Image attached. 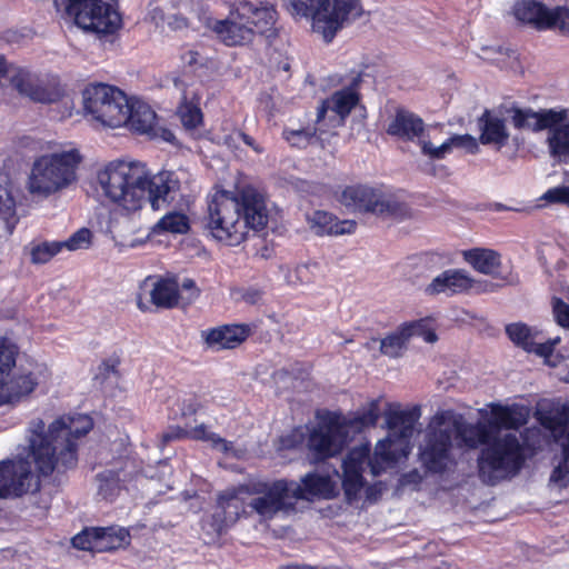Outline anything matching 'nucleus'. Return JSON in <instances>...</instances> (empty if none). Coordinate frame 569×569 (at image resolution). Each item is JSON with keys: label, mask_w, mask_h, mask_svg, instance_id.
Returning <instances> with one entry per match:
<instances>
[{"label": "nucleus", "mask_w": 569, "mask_h": 569, "mask_svg": "<svg viewBox=\"0 0 569 569\" xmlns=\"http://www.w3.org/2000/svg\"><path fill=\"white\" fill-rule=\"evenodd\" d=\"M512 13L517 21L537 31H557L569 37V6L549 8L540 0H518Z\"/></svg>", "instance_id": "obj_15"}, {"label": "nucleus", "mask_w": 569, "mask_h": 569, "mask_svg": "<svg viewBox=\"0 0 569 569\" xmlns=\"http://www.w3.org/2000/svg\"><path fill=\"white\" fill-rule=\"evenodd\" d=\"M528 422V411L519 405L501 406L495 405L491 408V419L489 427L493 435L500 429L518 430Z\"/></svg>", "instance_id": "obj_31"}, {"label": "nucleus", "mask_w": 569, "mask_h": 569, "mask_svg": "<svg viewBox=\"0 0 569 569\" xmlns=\"http://www.w3.org/2000/svg\"><path fill=\"white\" fill-rule=\"evenodd\" d=\"M447 425L452 435L453 440H457L458 447H466L475 449L479 445H487L490 442L493 431L488 425L485 423H467L461 417H456L450 412V418Z\"/></svg>", "instance_id": "obj_25"}, {"label": "nucleus", "mask_w": 569, "mask_h": 569, "mask_svg": "<svg viewBox=\"0 0 569 569\" xmlns=\"http://www.w3.org/2000/svg\"><path fill=\"white\" fill-rule=\"evenodd\" d=\"M317 425L307 438V448L316 461H326L342 452L348 442L342 413L323 410L316 415Z\"/></svg>", "instance_id": "obj_13"}, {"label": "nucleus", "mask_w": 569, "mask_h": 569, "mask_svg": "<svg viewBox=\"0 0 569 569\" xmlns=\"http://www.w3.org/2000/svg\"><path fill=\"white\" fill-rule=\"evenodd\" d=\"M478 126L481 144H496L498 148H502L508 143L509 132L505 120L495 116L489 109H485L478 118Z\"/></svg>", "instance_id": "obj_32"}, {"label": "nucleus", "mask_w": 569, "mask_h": 569, "mask_svg": "<svg viewBox=\"0 0 569 569\" xmlns=\"http://www.w3.org/2000/svg\"><path fill=\"white\" fill-rule=\"evenodd\" d=\"M0 212H2V209L0 208Z\"/></svg>", "instance_id": "obj_61"}, {"label": "nucleus", "mask_w": 569, "mask_h": 569, "mask_svg": "<svg viewBox=\"0 0 569 569\" xmlns=\"http://www.w3.org/2000/svg\"><path fill=\"white\" fill-rule=\"evenodd\" d=\"M93 429V420L86 413L62 415L48 428L41 418L28 427V449L37 472L49 477L54 471L66 472L77 467L79 441Z\"/></svg>", "instance_id": "obj_3"}, {"label": "nucleus", "mask_w": 569, "mask_h": 569, "mask_svg": "<svg viewBox=\"0 0 569 569\" xmlns=\"http://www.w3.org/2000/svg\"><path fill=\"white\" fill-rule=\"evenodd\" d=\"M542 199L550 203L569 206V186L550 188L543 193Z\"/></svg>", "instance_id": "obj_50"}, {"label": "nucleus", "mask_w": 569, "mask_h": 569, "mask_svg": "<svg viewBox=\"0 0 569 569\" xmlns=\"http://www.w3.org/2000/svg\"><path fill=\"white\" fill-rule=\"evenodd\" d=\"M81 160L78 150L39 158L30 176L31 192L48 196L66 188L76 180V169Z\"/></svg>", "instance_id": "obj_10"}, {"label": "nucleus", "mask_w": 569, "mask_h": 569, "mask_svg": "<svg viewBox=\"0 0 569 569\" xmlns=\"http://www.w3.org/2000/svg\"><path fill=\"white\" fill-rule=\"evenodd\" d=\"M82 98L84 112L92 120L110 128L123 126L128 96L122 90L108 83H91Z\"/></svg>", "instance_id": "obj_12"}, {"label": "nucleus", "mask_w": 569, "mask_h": 569, "mask_svg": "<svg viewBox=\"0 0 569 569\" xmlns=\"http://www.w3.org/2000/svg\"><path fill=\"white\" fill-rule=\"evenodd\" d=\"M179 298V283L174 278H159L150 291V302L158 309L177 307Z\"/></svg>", "instance_id": "obj_35"}, {"label": "nucleus", "mask_w": 569, "mask_h": 569, "mask_svg": "<svg viewBox=\"0 0 569 569\" xmlns=\"http://www.w3.org/2000/svg\"><path fill=\"white\" fill-rule=\"evenodd\" d=\"M199 59H200V53L197 50L190 49L188 47L182 48V51L180 54V60L183 66L193 68V67L200 64Z\"/></svg>", "instance_id": "obj_52"}, {"label": "nucleus", "mask_w": 569, "mask_h": 569, "mask_svg": "<svg viewBox=\"0 0 569 569\" xmlns=\"http://www.w3.org/2000/svg\"><path fill=\"white\" fill-rule=\"evenodd\" d=\"M204 227L219 242L239 246L250 230L261 231L269 221L266 198L253 187L236 192L217 191L208 202Z\"/></svg>", "instance_id": "obj_4"}, {"label": "nucleus", "mask_w": 569, "mask_h": 569, "mask_svg": "<svg viewBox=\"0 0 569 569\" xmlns=\"http://www.w3.org/2000/svg\"><path fill=\"white\" fill-rule=\"evenodd\" d=\"M19 346L8 337H0V407L26 400L40 383V371L17 367Z\"/></svg>", "instance_id": "obj_8"}, {"label": "nucleus", "mask_w": 569, "mask_h": 569, "mask_svg": "<svg viewBox=\"0 0 569 569\" xmlns=\"http://www.w3.org/2000/svg\"><path fill=\"white\" fill-rule=\"evenodd\" d=\"M506 335L516 347L542 358L551 357L555 346L559 341V339H548L545 342L538 341L540 332L523 322L507 325Z\"/></svg>", "instance_id": "obj_23"}, {"label": "nucleus", "mask_w": 569, "mask_h": 569, "mask_svg": "<svg viewBox=\"0 0 569 569\" xmlns=\"http://www.w3.org/2000/svg\"><path fill=\"white\" fill-rule=\"evenodd\" d=\"M241 138L247 146L252 147L254 150L259 151L258 148L254 147V139L251 136L247 133H241Z\"/></svg>", "instance_id": "obj_59"}, {"label": "nucleus", "mask_w": 569, "mask_h": 569, "mask_svg": "<svg viewBox=\"0 0 569 569\" xmlns=\"http://www.w3.org/2000/svg\"><path fill=\"white\" fill-rule=\"evenodd\" d=\"M183 438L208 441L211 443L213 448L220 449L222 452H228L231 447V443L227 441L224 438L220 437L218 433L209 431L208 427L204 423L196 426L190 430L183 429L181 427H176L162 435L163 442H170Z\"/></svg>", "instance_id": "obj_33"}, {"label": "nucleus", "mask_w": 569, "mask_h": 569, "mask_svg": "<svg viewBox=\"0 0 569 569\" xmlns=\"http://www.w3.org/2000/svg\"><path fill=\"white\" fill-rule=\"evenodd\" d=\"M291 13L312 19V30L330 43L349 21L359 16L360 0H288Z\"/></svg>", "instance_id": "obj_7"}, {"label": "nucleus", "mask_w": 569, "mask_h": 569, "mask_svg": "<svg viewBox=\"0 0 569 569\" xmlns=\"http://www.w3.org/2000/svg\"><path fill=\"white\" fill-rule=\"evenodd\" d=\"M380 416L379 403L377 400H372L368 408L362 411H358L353 417H345L342 415V420L345 423V429L358 433L369 427H375L378 422Z\"/></svg>", "instance_id": "obj_39"}, {"label": "nucleus", "mask_w": 569, "mask_h": 569, "mask_svg": "<svg viewBox=\"0 0 569 569\" xmlns=\"http://www.w3.org/2000/svg\"><path fill=\"white\" fill-rule=\"evenodd\" d=\"M168 27L173 30H183L189 28V20L182 14H172L168 19Z\"/></svg>", "instance_id": "obj_53"}, {"label": "nucleus", "mask_w": 569, "mask_h": 569, "mask_svg": "<svg viewBox=\"0 0 569 569\" xmlns=\"http://www.w3.org/2000/svg\"><path fill=\"white\" fill-rule=\"evenodd\" d=\"M401 326H412V328L409 331L410 332V338L412 336L425 335L426 330L428 329L425 320H422V319L416 320V321H411V322H405Z\"/></svg>", "instance_id": "obj_55"}, {"label": "nucleus", "mask_w": 569, "mask_h": 569, "mask_svg": "<svg viewBox=\"0 0 569 569\" xmlns=\"http://www.w3.org/2000/svg\"><path fill=\"white\" fill-rule=\"evenodd\" d=\"M33 473L22 462L0 461V499L21 497L30 490Z\"/></svg>", "instance_id": "obj_22"}, {"label": "nucleus", "mask_w": 569, "mask_h": 569, "mask_svg": "<svg viewBox=\"0 0 569 569\" xmlns=\"http://www.w3.org/2000/svg\"><path fill=\"white\" fill-rule=\"evenodd\" d=\"M260 495L250 502V507L261 517L272 518L280 511L293 510L297 501L313 498L330 499L336 497V485L329 476L315 471L301 478L300 483L289 479L264 481L249 479L219 492L217 510L211 517L213 530L221 535L233 525L244 510L243 496Z\"/></svg>", "instance_id": "obj_1"}, {"label": "nucleus", "mask_w": 569, "mask_h": 569, "mask_svg": "<svg viewBox=\"0 0 569 569\" xmlns=\"http://www.w3.org/2000/svg\"><path fill=\"white\" fill-rule=\"evenodd\" d=\"M123 126L139 133H147L152 130L156 121V112L149 104L141 101H131L127 99V108L123 110Z\"/></svg>", "instance_id": "obj_34"}, {"label": "nucleus", "mask_w": 569, "mask_h": 569, "mask_svg": "<svg viewBox=\"0 0 569 569\" xmlns=\"http://www.w3.org/2000/svg\"><path fill=\"white\" fill-rule=\"evenodd\" d=\"M137 305H138V308H139L141 311H143V312H144V311H147V310H149V307H148V306L142 301V299H141L140 297H139V299H138Z\"/></svg>", "instance_id": "obj_60"}, {"label": "nucleus", "mask_w": 569, "mask_h": 569, "mask_svg": "<svg viewBox=\"0 0 569 569\" xmlns=\"http://www.w3.org/2000/svg\"><path fill=\"white\" fill-rule=\"evenodd\" d=\"M360 81V76H358L349 86L335 91L329 98L321 100L317 109L316 123H321L329 110L333 111L345 122L360 102L361 96L358 91Z\"/></svg>", "instance_id": "obj_20"}, {"label": "nucleus", "mask_w": 569, "mask_h": 569, "mask_svg": "<svg viewBox=\"0 0 569 569\" xmlns=\"http://www.w3.org/2000/svg\"><path fill=\"white\" fill-rule=\"evenodd\" d=\"M306 220L310 230L319 237L351 234L357 229L355 220H339L336 214L326 210H315L307 214Z\"/></svg>", "instance_id": "obj_29"}, {"label": "nucleus", "mask_w": 569, "mask_h": 569, "mask_svg": "<svg viewBox=\"0 0 569 569\" xmlns=\"http://www.w3.org/2000/svg\"><path fill=\"white\" fill-rule=\"evenodd\" d=\"M190 230L189 218L187 214L178 211L168 212L154 226L157 233L170 232L184 234Z\"/></svg>", "instance_id": "obj_42"}, {"label": "nucleus", "mask_w": 569, "mask_h": 569, "mask_svg": "<svg viewBox=\"0 0 569 569\" xmlns=\"http://www.w3.org/2000/svg\"><path fill=\"white\" fill-rule=\"evenodd\" d=\"M237 14L252 31V36L261 34L267 38L277 36L276 22L278 12L268 2L253 3L248 0L231 3V14Z\"/></svg>", "instance_id": "obj_18"}, {"label": "nucleus", "mask_w": 569, "mask_h": 569, "mask_svg": "<svg viewBox=\"0 0 569 569\" xmlns=\"http://www.w3.org/2000/svg\"><path fill=\"white\" fill-rule=\"evenodd\" d=\"M120 365H121V356L119 353H113L111 357L103 359L99 363L93 379L96 381H98L100 385H103L110 378V376H114V377L119 378L120 377V370H119Z\"/></svg>", "instance_id": "obj_44"}, {"label": "nucleus", "mask_w": 569, "mask_h": 569, "mask_svg": "<svg viewBox=\"0 0 569 569\" xmlns=\"http://www.w3.org/2000/svg\"><path fill=\"white\" fill-rule=\"evenodd\" d=\"M420 415L418 406L407 410H390L386 413V423L390 433L377 443L369 462L373 476L380 475L387 466L398 462L401 457L408 455L409 442Z\"/></svg>", "instance_id": "obj_6"}, {"label": "nucleus", "mask_w": 569, "mask_h": 569, "mask_svg": "<svg viewBox=\"0 0 569 569\" xmlns=\"http://www.w3.org/2000/svg\"><path fill=\"white\" fill-rule=\"evenodd\" d=\"M450 411L436 413L429 422L419 458L430 473L441 475L455 462L452 456L453 438L447 425Z\"/></svg>", "instance_id": "obj_11"}, {"label": "nucleus", "mask_w": 569, "mask_h": 569, "mask_svg": "<svg viewBox=\"0 0 569 569\" xmlns=\"http://www.w3.org/2000/svg\"><path fill=\"white\" fill-rule=\"evenodd\" d=\"M201 405L194 396L183 399L179 405L181 417L186 418L196 415Z\"/></svg>", "instance_id": "obj_51"}, {"label": "nucleus", "mask_w": 569, "mask_h": 569, "mask_svg": "<svg viewBox=\"0 0 569 569\" xmlns=\"http://www.w3.org/2000/svg\"><path fill=\"white\" fill-rule=\"evenodd\" d=\"M243 300L250 305H256L261 300L262 292L258 289H249L243 293Z\"/></svg>", "instance_id": "obj_56"}, {"label": "nucleus", "mask_w": 569, "mask_h": 569, "mask_svg": "<svg viewBox=\"0 0 569 569\" xmlns=\"http://www.w3.org/2000/svg\"><path fill=\"white\" fill-rule=\"evenodd\" d=\"M557 112H562L565 117L555 126L549 127L546 139L548 152L552 159L559 163H569V109L559 108Z\"/></svg>", "instance_id": "obj_30"}, {"label": "nucleus", "mask_w": 569, "mask_h": 569, "mask_svg": "<svg viewBox=\"0 0 569 569\" xmlns=\"http://www.w3.org/2000/svg\"><path fill=\"white\" fill-rule=\"evenodd\" d=\"M54 4L58 11L63 6L64 16L86 31L111 34L118 28L116 11L103 0H54Z\"/></svg>", "instance_id": "obj_14"}, {"label": "nucleus", "mask_w": 569, "mask_h": 569, "mask_svg": "<svg viewBox=\"0 0 569 569\" xmlns=\"http://www.w3.org/2000/svg\"><path fill=\"white\" fill-rule=\"evenodd\" d=\"M219 40L228 47L244 46L253 41L251 29L241 21L234 13L231 14V4L229 14L226 19L216 20L211 27Z\"/></svg>", "instance_id": "obj_28"}, {"label": "nucleus", "mask_w": 569, "mask_h": 569, "mask_svg": "<svg viewBox=\"0 0 569 569\" xmlns=\"http://www.w3.org/2000/svg\"><path fill=\"white\" fill-rule=\"evenodd\" d=\"M552 313L556 322L566 329H569V305L561 298H552Z\"/></svg>", "instance_id": "obj_49"}, {"label": "nucleus", "mask_w": 569, "mask_h": 569, "mask_svg": "<svg viewBox=\"0 0 569 569\" xmlns=\"http://www.w3.org/2000/svg\"><path fill=\"white\" fill-rule=\"evenodd\" d=\"M97 179L106 200L126 213L141 209L147 194L152 209L158 210L161 203L173 201L180 190L173 171L150 177L139 161H111L98 172Z\"/></svg>", "instance_id": "obj_2"}, {"label": "nucleus", "mask_w": 569, "mask_h": 569, "mask_svg": "<svg viewBox=\"0 0 569 569\" xmlns=\"http://www.w3.org/2000/svg\"><path fill=\"white\" fill-rule=\"evenodd\" d=\"M181 289L189 292L188 299L190 301L196 300L200 296V290L196 284V281L190 278L183 279Z\"/></svg>", "instance_id": "obj_54"}, {"label": "nucleus", "mask_w": 569, "mask_h": 569, "mask_svg": "<svg viewBox=\"0 0 569 569\" xmlns=\"http://www.w3.org/2000/svg\"><path fill=\"white\" fill-rule=\"evenodd\" d=\"M538 420L561 447V461L553 469L551 480L567 487L569 485V405L565 403L541 411Z\"/></svg>", "instance_id": "obj_16"}, {"label": "nucleus", "mask_w": 569, "mask_h": 569, "mask_svg": "<svg viewBox=\"0 0 569 569\" xmlns=\"http://www.w3.org/2000/svg\"><path fill=\"white\" fill-rule=\"evenodd\" d=\"M470 140L475 143V139L469 136H455L449 139H447L441 146L439 147H432V144L429 141H422L421 142V151L423 154L429 156L432 159H442L445 158L446 153L449 152L453 144H461L462 140Z\"/></svg>", "instance_id": "obj_43"}, {"label": "nucleus", "mask_w": 569, "mask_h": 569, "mask_svg": "<svg viewBox=\"0 0 569 569\" xmlns=\"http://www.w3.org/2000/svg\"><path fill=\"white\" fill-rule=\"evenodd\" d=\"M178 116L184 128L192 130L200 127L203 122L200 98L188 100L184 97L178 107Z\"/></svg>", "instance_id": "obj_41"}, {"label": "nucleus", "mask_w": 569, "mask_h": 569, "mask_svg": "<svg viewBox=\"0 0 569 569\" xmlns=\"http://www.w3.org/2000/svg\"><path fill=\"white\" fill-rule=\"evenodd\" d=\"M420 336L423 337L425 341L430 342V343L436 342L438 339L436 332L429 328L426 330L425 335H420Z\"/></svg>", "instance_id": "obj_58"}, {"label": "nucleus", "mask_w": 569, "mask_h": 569, "mask_svg": "<svg viewBox=\"0 0 569 569\" xmlns=\"http://www.w3.org/2000/svg\"><path fill=\"white\" fill-rule=\"evenodd\" d=\"M463 258L475 270L483 274H492L501 264L500 254L492 249L473 248L465 251Z\"/></svg>", "instance_id": "obj_37"}, {"label": "nucleus", "mask_w": 569, "mask_h": 569, "mask_svg": "<svg viewBox=\"0 0 569 569\" xmlns=\"http://www.w3.org/2000/svg\"><path fill=\"white\" fill-rule=\"evenodd\" d=\"M91 237L92 233L88 228H81L70 236L68 240L60 242L62 248L66 247L69 250H78L81 248H88L91 243Z\"/></svg>", "instance_id": "obj_48"}, {"label": "nucleus", "mask_w": 569, "mask_h": 569, "mask_svg": "<svg viewBox=\"0 0 569 569\" xmlns=\"http://www.w3.org/2000/svg\"><path fill=\"white\" fill-rule=\"evenodd\" d=\"M252 335L248 323H226L201 332L207 348L221 351L240 347Z\"/></svg>", "instance_id": "obj_21"}, {"label": "nucleus", "mask_w": 569, "mask_h": 569, "mask_svg": "<svg viewBox=\"0 0 569 569\" xmlns=\"http://www.w3.org/2000/svg\"><path fill=\"white\" fill-rule=\"evenodd\" d=\"M476 281L463 269H448L438 274L425 288L428 296L445 293L448 297L466 293L471 290Z\"/></svg>", "instance_id": "obj_26"}, {"label": "nucleus", "mask_w": 569, "mask_h": 569, "mask_svg": "<svg viewBox=\"0 0 569 569\" xmlns=\"http://www.w3.org/2000/svg\"><path fill=\"white\" fill-rule=\"evenodd\" d=\"M61 249L62 244L60 241H44L32 248L31 260L34 263H46L59 253Z\"/></svg>", "instance_id": "obj_46"}, {"label": "nucleus", "mask_w": 569, "mask_h": 569, "mask_svg": "<svg viewBox=\"0 0 569 569\" xmlns=\"http://www.w3.org/2000/svg\"><path fill=\"white\" fill-rule=\"evenodd\" d=\"M120 472L121 469H106L96 475L97 496L101 500L112 502L126 489V479L120 477Z\"/></svg>", "instance_id": "obj_36"}, {"label": "nucleus", "mask_w": 569, "mask_h": 569, "mask_svg": "<svg viewBox=\"0 0 569 569\" xmlns=\"http://www.w3.org/2000/svg\"><path fill=\"white\" fill-rule=\"evenodd\" d=\"M523 463V449L516 435L506 433L502 437L492 435L490 442L479 452L478 476L483 483L495 486L503 479L518 475Z\"/></svg>", "instance_id": "obj_5"}, {"label": "nucleus", "mask_w": 569, "mask_h": 569, "mask_svg": "<svg viewBox=\"0 0 569 569\" xmlns=\"http://www.w3.org/2000/svg\"><path fill=\"white\" fill-rule=\"evenodd\" d=\"M365 486L362 468L359 461L348 459L343 462L342 489L349 502L355 501Z\"/></svg>", "instance_id": "obj_38"}, {"label": "nucleus", "mask_w": 569, "mask_h": 569, "mask_svg": "<svg viewBox=\"0 0 569 569\" xmlns=\"http://www.w3.org/2000/svg\"><path fill=\"white\" fill-rule=\"evenodd\" d=\"M507 113L515 129L532 132L547 130L565 117L562 112H557L555 108H543L536 111L530 107L521 108L517 104L508 108Z\"/></svg>", "instance_id": "obj_19"}, {"label": "nucleus", "mask_w": 569, "mask_h": 569, "mask_svg": "<svg viewBox=\"0 0 569 569\" xmlns=\"http://www.w3.org/2000/svg\"><path fill=\"white\" fill-rule=\"evenodd\" d=\"M317 127L309 126L298 130H284V139L293 147L302 148L311 143L317 136Z\"/></svg>", "instance_id": "obj_45"}, {"label": "nucleus", "mask_w": 569, "mask_h": 569, "mask_svg": "<svg viewBox=\"0 0 569 569\" xmlns=\"http://www.w3.org/2000/svg\"><path fill=\"white\" fill-rule=\"evenodd\" d=\"M412 326H400L397 331L389 333L380 340V352L390 358H398L410 339Z\"/></svg>", "instance_id": "obj_40"}, {"label": "nucleus", "mask_w": 569, "mask_h": 569, "mask_svg": "<svg viewBox=\"0 0 569 569\" xmlns=\"http://www.w3.org/2000/svg\"><path fill=\"white\" fill-rule=\"evenodd\" d=\"M307 435L302 427H296L279 438V450H296L307 445Z\"/></svg>", "instance_id": "obj_47"}, {"label": "nucleus", "mask_w": 569, "mask_h": 569, "mask_svg": "<svg viewBox=\"0 0 569 569\" xmlns=\"http://www.w3.org/2000/svg\"><path fill=\"white\" fill-rule=\"evenodd\" d=\"M381 495V489L377 485H371L366 489V497L368 500H377Z\"/></svg>", "instance_id": "obj_57"}, {"label": "nucleus", "mask_w": 569, "mask_h": 569, "mask_svg": "<svg viewBox=\"0 0 569 569\" xmlns=\"http://www.w3.org/2000/svg\"><path fill=\"white\" fill-rule=\"evenodd\" d=\"M338 201L353 212L372 213L378 217L407 219L411 207L396 194L368 184H351L343 188Z\"/></svg>", "instance_id": "obj_9"}, {"label": "nucleus", "mask_w": 569, "mask_h": 569, "mask_svg": "<svg viewBox=\"0 0 569 569\" xmlns=\"http://www.w3.org/2000/svg\"><path fill=\"white\" fill-rule=\"evenodd\" d=\"M386 132L403 142H413L425 136L426 123L419 114L400 107L396 109Z\"/></svg>", "instance_id": "obj_24"}, {"label": "nucleus", "mask_w": 569, "mask_h": 569, "mask_svg": "<svg viewBox=\"0 0 569 569\" xmlns=\"http://www.w3.org/2000/svg\"><path fill=\"white\" fill-rule=\"evenodd\" d=\"M10 83L20 94L36 102L51 103L60 98L57 89L42 84L38 78L23 68L17 69L10 78Z\"/></svg>", "instance_id": "obj_27"}, {"label": "nucleus", "mask_w": 569, "mask_h": 569, "mask_svg": "<svg viewBox=\"0 0 569 569\" xmlns=\"http://www.w3.org/2000/svg\"><path fill=\"white\" fill-rule=\"evenodd\" d=\"M76 549L90 552H112L130 545L127 529L110 527H86L71 539Z\"/></svg>", "instance_id": "obj_17"}]
</instances>
